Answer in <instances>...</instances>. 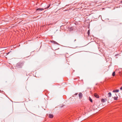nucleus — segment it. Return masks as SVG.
Here are the masks:
<instances>
[{
    "instance_id": "f257e3e1",
    "label": "nucleus",
    "mask_w": 122,
    "mask_h": 122,
    "mask_svg": "<svg viewBox=\"0 0 122 122\" xmlns=\"http://www.w3.org/2000/svg\"><path fill=\"white\" fill-rule=\"evenodd\" d=\"M112 94L111 92H109L107 94V97L108 98V101H111L112 99Z\"/></svg>"
},
{
    "instance_id": "f03ea898",
    "label": "nucleus",
    "mask_w": 122,
    "mask_h": 122,
    "mask_svg": "<svg viewBox=\"0 0 122 122\" xmlns=\"http://www.w3.org/2000/svg\"><path fill=\"white\" fill-rule=\"evenodd\" d=\"M116 96H114L113 98L115 100H117L118 99V97L117 96L116 94H115Z\"/></svg>"
},
{
    "instance_id": "7ed1b4c3",
    "label": "nucleus",
    "mask_w": 122,
    "mask_h": 122,
    "mask_svg": "<svg viewBox=\"0 0 122 122\" xmlns=\"http://www.w3.org/2000/svg\"><path fill=\"white\" fill-rule=\"evenodd\" d=\"M94 96L96 98H99V95L96 93H95L94 94Z\"/></svg>"
},
{
    "instance_id": "20e7f679",
    "label": "nucleus",
    "mask_w": 122,
    "mask_h": 122,
    "mask_svg": "<svg viewBox=\"0 0 122 122\" xmlns=\"http://www.w3.org/2000/svg\"><path fill=\"white\" fill-rule=\"evenodd\" d=\"M106 101V99H102L101 100V101L102 102H105Z\"/></svg>"
},
{
    "instance_id": "39448f33",
    "label": "nucleus",
    "mask_w": 122,
    "mask_h": 122,
    "mask_svg": "<svg viewBox=\"0 0 122 122\" xmlns=\"http://www.w3.org/2000/svg\"><path fill=\"white\" fill-rule=\"evenodd\" d=\"M79 96L80 98H81L82 97V94L81 93H80L79 94Z\"/></svg>"
},
{
    "instance_id": "423d86ee",
    "label": "nucleus",
    "mask_w": 122,
    "mask_h": 122,
    "mask_svg": "<svg viewBox=\"0 0 122 122\" xmlns=\"http://www.w3.org/2000/svg\"><path fill=\"white\" fill-rule=\"evenodd\" d=\"M49 117L50 118H52L53 117V115L52 114H50L49 115Z\"/></svg>"
},
{
    "instance_id": "0eeeda50",
    "label": "nucleus",
    "mask_w": 122,
    "mask_h": 122,
    "mask_svg": "<svg viewBox=\"0 0 122 122\" xmlns=\"http://www.w3.org/2000/svg\"><path fill=\"white\" fill-rule=\"evenodd\" d=\"M119 91V90L117 89L114 90L112 92H118Z\"/></svg>"
},
{
    "instance_id": "6e6552de",
    "label": "nucleus",
    "mask_w": 122,
    "mask_h": 122,
    "mask_svg": "<svg viewBox=\"0 0 122 122\" xmlns=\"http://www.w3.org/2000/svg\"><path fill=\"white\" fill-rule=\"evenodd\" d=\"M44 10V9L42 8H39L36 9V10H41V11Z\"/></svg>"
},
{
    "instance_id": "1a4fd4ad",
    "label": "nucleus",
    "mask_w": 122,
    "mask_h": 122,
    "mask_svg": "<svg viewBox=\"0 0 122 122\" xmlns=\"http://www.w3.org/2000/svg\"><path fill=\"white\" fill-rule=\"evenodd\" d=\"M89 100L91 102H93V101H92V99L90 97H89Z\"/></svg>"
},
{
    "instance_id": "9d476101",
    "label": "nucleus",
    "mask_w": 122,
    "mask_h": 122,
    "mask_svg": "<svg viewBox=\"0 0 122 122\" xmlns=\"http://www.w3.org/2000/svg\"><path fill=\"white\" fill-rule=\"evenodd\" d=\"M115 75V72L114 71L112 73V75L114 76Z\"/></svg>"
},
{
    "instance_id": "9b49d317",
    "label": "nucleus",
    "mask_w": 122,
    "mask_h": 122,
    "mask_svg": "<svg viewBox=\"0 0 122 122\" xmlns=\"http://www.w3.org/2000/svg\"><path fill=\"white\" fill-rule=\"evenodd\" d=\"M88 35H89V34L90 33V31L89 30H88Z\"/></svg>"
},
{
    "instance_id": "f8f14e48",
    "label": "nucleus",
    "mask_w": 122,
    "mask_h": 122,
    "mask_svg": "<svg viewBox=\"0 0 122 122\" xmlns=\"http://www.w3.org/2000/svg\"><path fill=\"white\" fill-rule=\"evenodd\" d=\"M120 89L121 90H122V86L120 88Z\"/></svg>"
},
{
    "instance_id": "ddd939ff",
    "label": "nucleus",
    "mask_w": 122,
    "mask_h": 122,
    "mask_svg": "<svg viewBox=\"0 0 122 122\" xmlns=\"http://www.w3.org/2000/svg\"><path fill=\"white\" fill-rule=\"evenodd\" d=\"M55 43H57V42H55L54 41H53Z\"/></svg>"
},
{
    "instance_id": "4468645a",
    "label": "nucleus",
    "mask_w": 122,
    "mask_h": 122,
    "mask_svg": "<svg viewBox=\"0 0 122 122\" xmlns=\"http://www.w3.org/2000/svg\"><path fill=\"white\" fill-rule=\"evenodd\" d=\"M50 5H49L48 7H47V8H48L50 7Z\"/></svg>"
},
{
    "instance_id": "2eb2a0df",
    "label": "nucleus",
    "mask_w": 122,
    "mask_h": 122,
    "mask_svg": "<svg viewBox=\"0 0 122 122\" xmlns=\"http://www.w3.org/2000/svg\"><path fill=\"white\" fill-rule=\"evenodd\" d=\"M121 2H122V1H121Z\"/></svg>"
}]
</instances>
